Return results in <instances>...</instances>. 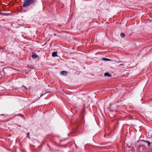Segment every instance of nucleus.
Listing matches in <instances>:
<instances>
[{"mask_svg": "<svg viewBox=\"0 0 152 152\" xmlns=\"http://www.w3.org/2000/svg\"><path fill=\"white\" fill-rule=\"evenodd\" d=\"M34 1V0H26L24 1L23 6L24 7H27L33 3Z\"/></svg>", "mask_w": 152, "mask_h": 152, "instance_id": "f257e3e1", "label": "nucleus"}, {"mask_svg": "<svg viewBox=\"0 0 152 152\" xmlns=\"http://www.w3.org/2000/svg\"><path fill=\"white\" fill-rule=\"evenodd\" d=\"M38 56L36 54H33L32 56V57L33 58L35 59L38 58Z\"/></svg>", "mask_w": 152, "mask_h": 152, "instance_id": "f03ea898", "label": "nucleus"}, {"mask_svg": "<svg viewBox=\"0 0 152 152\" xmlns=\"http://www.w3.org/2000/svg\"><path fill=\"white\" fill-rule=\"evenodd\" d=\"M61 75H66L67 74V72H66L65 71H61Z\"/></svg>", "mask_w": 152, "mask_h": 152, "instance_id": "7ed1b4c3", "label": "nucleus"}, {"mask_svg": "<svg viewBox=\"0 0 152 152\" xmlns=\"http://www.w3.org/2000/svg\"><path fill=\"white\" fill-rule=\"evenodd\" d=\"M57 53L56 52H54L52 53V56L53 57H55L57 56Z\"/></svg>", "mask_w": 152, "mask_h": 152, "instance_id": "20e7f679", "label": "nucleus"}, {"mask_svg": "<svg viewBox=\"0 0 152 152\" xmlns=\"http://www.w3.org/2000/svg\"><path fill=\"white\" fill-rule=\"evenodd\" d=\"M102 60L105 61H110V60L107 58H102Z\"/></svg>", "mask_w": 152, "mask_h": 152, "instance_id": "39448f33", "label": "nucleus"}, {"mask_svg": "<svg viewBox=\"0 0 152 152\" xmlns=\"http://www.w3.org/2000/svg\"><path fill=\"white\" fill-rule=\"evenodd\" d=\"M143 141H145V142L147 144H148V146H149L150 145V142L148 141H145V140H143Z\"/></svg>", "mask_w": 152, "mask_h": 152, "instance_id": "423d86ee", "label": "nucleus"}, {"mask_svg": "<svg viewBox=\"0 0 152 152\" xmlns=\"http://www.w3.org/2000/svg\"><path fill=\"white\" fill-rule=\"evenodd\" d=\"M104 76H109L110 77V75L108 73H106L104 74Z\"/></svg>", "mask_w": 152, "mask_h": 152, "instance_id": "0eeeda50", "label": "nucleus"}, {"mask_svg": "<svg viewBox=\"0 0 152 152\" xmlns=\"http://www.w3.org/2000/svg\"><path fill=\"white\" fill-rule=\"evenodd\" d=\"M125 36V34L123 33H121V36L122 38L124 37Z\"/></svg>", "mask_w": 152, "mask_h": 152, "instance_id": "6e6552de", "label": "nucleus"}, {"mask_svg": "<svg viewBox=\"0 0 152 152\" xmlns=\"http://www.w3.org/2000/svg\"><path fill=\"white\" fill-rule=\"evenodd\" d=\"M27 135H28V137H29V133H28L27 134Z\"/></svg>", "mask_w": 152, "mask_h": 152, "instance_id": "1a4fd4ad", "label": "nucleus"}]
</instances>
